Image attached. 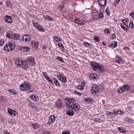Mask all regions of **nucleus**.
Listing matches in <instances>:
<instances>
[{
	"instance_id": "nucleus-1",
	"label": "nucleus",
	"mask_w": 134,
	"mask_h": 134,
	"mask_svg": "<svg viewBox=\"0 0 134 134\" xmlns=\"http://www.w3.org/2000/svg\"><path fill=\"white\" fill-rule=\"evenodd\" d=\"M66 105L68 109L71 108L75 111L79 110L80 108V106L78 104L70 102V100L67 101L66 103Z\"/></svg>"
},
{
	"instance_id": "nucleus-2",
	"label": "nucleus",
	"mask_w": 134,
	"mask_h": 134,
	"mask_svg": "<svg viewBox=\"0 0 134 134\" xmlns=\"http://www.w3.org/2000/svg\"><path fill=\"white\" fill-rule=\"evenodd\" d=\"M15 47V43L11 41L8 42L5 45L4 48V50L5 51H12Z\"/></svg>"
},
{
	"instance_id": "nucleus-3",
	"label": "nucleus",
	"mask_w": 134,
	"mask_h": 134,
	"mask_svg": "<svg viewBox=\"0 0 134 134\" xmlns=\"http://www.w3.org/2000/svg\"><path fill=\"white\" fill-rule=\"evenodd\" d=\"M30 84L28 82H24L21 84V85L20 86V89L24 90H28L30 88Z\"/></svg>"
},
{
	"instance_id": "nucleus-4",
	"label": "nucleus",
	"mask_w": 134,
	"mask_h": 134,
	"mask_svg": "<svg viewBox=\"0 0 134 134\" xmlns=\"http://www.w3.org/2000/svg\"><path fill=\"white\" fill-rule=\"evenodd\" d=\"M19 66H21L22 67L25 69L28 68V65L27 62L25 60H21L19 59Z\"/></svg>"
},
{
	"instance_id": "nucleus-5",
	"label": "nucleus",
	"mask_w": 134,
	"mask_h": 134,
	"mask_svg": "<svg viewBox=\"0 0 134 134\" xmlns=\"http://www.w3.org/2000/svg\"><path fill=\"white\" fill-rule=\"evenodd\" d=\"M57 77L59 80L63 83H65L66 81V76L62 74L58 75Z\"/></svg>"
},
{
	"instance_id": "nucleus-6",
	"label": "nucleus",
	"mask_w": 134,
	"mask_h": 134,
	"mask_svg": "<svg viewBox=\"0 0 134 134\" xmlns=\"http://www.w3.org/2000/svg\"><path fill=\"white\" fill-rule=\"evenodd\" d=\"M27 62H29V64L31 66L33 65L35 63V59L34 58L32 57H29L27 61H26Z\"/></svg>"
},
{
	"instance_id": "nucleus-7",
	"label": "nucleus",
	"mask_w": 134,
	"mask_h": 134,
	"mask_svg": "<svg viewBox=\"0 0 134 134\" xmlns=\"http://www.w3.org/2000/svg\"><path fill=\"white\" fill-rule=\"evenodd\" d=\"M91 66L94 70L98 69L100 65L98 63L94 62H92L91 64Z\"/></svg>"
},
{
	"instance_id": "nucleus-8",
	"label": "nucleus",
	"mask_w": 134,
	"mask_h": 134,
	"mask_svg": "<svg viewBox=\"0 0 134 134\" xmlns=\"http://www.w3.org/2000/svg\"><path fill=\"white\" fill-rule=\"evenodd\" d=\"M34 26L38 30L41 31H43L44 30L43 29L41 26L37 23H33Z\"/></svg>"
},
{
	"instance_id": "nucleus-9",
	"label": "nucleus",
	"mask_w": 134,
	"mask_h": 134,
	"mask_svg": "<svg viewBox=\"0 0 134 134\" xmlns=\"http://www.w3.org/2000/svg\"><path fill=\"white\" fill-rule=\"evenodd\" d=\"M8 111L9 114L12 116H15L17 112L15 110L12 109L10 108H8Z\"/></svg>"
},
{
	"instance_id": "nucleus-10",
	"label": "nucleus",
	"mask_w": 134,
	"mask_h": 134,
	"mask_svg": "<svg viewBox=\"0 0 134 134\" xmlns=\"http://www.w3.org/2000/svg\"><path fill=\"white\" fill-rule=\"evenodd\" d=\"M30 98L35 101H37L38 99V97L35 94H31L30 96Z\"/></svg>"
},
{
	"instance_id": "nucleus-11",
	"label": "nucleus",
	"mask_w": 134,
	"mask_h": 134,
	"mask_svg": "<svg viewBox=\"0 0 134 134\" xmlns=\"http://www.w3.org/2000/svg\"><path fill=\"white\" fill-rule=\"evenodd\" d=\"M55 117L54 115H51L49 118L48 124H50L52 123L53 122L55 121Z\"/></svg>"
},
{
	"instance_id": "nucleus-12",
	"label": "nucleus",
	"mask_w": 134,
	"mask_h": 134,
	"mask_svg": "<svg viewBox=\"0 0 134 134\" xmlns=\"http://www.w3.org/2000/svg\"><path fill=\"white\" fill-rule=\"evenodd\" d=\"M19 49L21 51L24 52L28 51L30 49V48L28 47L25 46H20Z\"/></svg>"
},
{
	"instance_id": "nucleus-13",
	"label": "nucleus",
	"mask_w": 134,
	"mask_h": 134,
	"mask_svg": "<svg viewBox=\"0 0 134 134\" xmlns=\"http://www.w3.org/2000/svg\"><path fill=\"white\" fill-rule=\"evenodd\" d=\"M92 91L93 93H99L98 87L95 85L93 86L92 88Z\"/></svg>"
},
{
	"instance_id": "nucleus-14",
	"label": "nucleus",
	"mask_w": 134,
	"mask_h": 134,
	"mask_svg": "<svg viewBox=\"0 0 134 134\" xmlns=\"http://www.w3.org/2000/svg\"><path fill=\"white\" fill-rule=\"evenodd\" d=\"M12 18L10 16L7 15L5 17V21L9 23H11L12 22Z\"/></svg>"
},
{
	"instance_id": "nucleus-15",
	"label": "nucleus",
	"mask_w": 134,
	"mask_h": 134,
	"mask_svg": "<svg viewBox=\"0 0 134 134\" xmlns=\"http://www.w3.org/2000/svg\"><path fill=\"white\" fill-rule=\"evenodd\" d=\"M22 39L24 41L26 42L30 41V37L29 35H26L23 36Z\"/></svg>"
},
{
	"instance_id": "nucleus-16",
	"label": "nucleus",
	"mask_w": 134,
	"mask_h": 134,
	"mask_svg": "<svg viewBox=\"0 0 134 134\" xmlns=\"http://www.w3.org/2000/svg\"><path fill=\"white\" fill-rule=\"evenodd\" d=\"M126 85H124L122 88H118V91L119 93H122L126 91Z\"/></svg>"
},
{
	"instance_id": "nucleus-17",
	"label": "nucleus",
	"mask_w": 134,
	"mask_h": 134,
	"mask_svg": "<svg viewBox=\"0 0 134 134\" xmlns=\"http://www.w3.org/2000/svg\"><path fill=\"white\" fill-rule=\"evenodd\" d=\"M42 74L43 75L44 77L50 83L52 82V80L47 75L45 72H43L42 73Z\"/></svg>"
},
{
	"instance_id": "nucleus-18",
	"label": "nucleus",
	"mask_w": 134,
	"mask_h": 134,
	"mask_svg": "<svg viewBox=\"0 0 134 134\" xmlns=\"http://www.w3.org/2000/svg\"><path fill=\"white\" fill-rule=\"evenodd\" d=\"M98 2L99 4L102 7L104 6L106 3V0H99Z\"/></svg>"
},
{
	"instance_id": "nucleus-19",
	"label": "nucleus",
	"mask_w": 134,
	"mask_h": 134,
	"mask_svg": "<svg viewBox=\"0 0 134 134\" xmlns=\"http://www.w3.org/2000/svg\"><path fill=\"white\" fill-rule=\"evenodd\" d=\"M31 45L34 48L37 47L38 45V42L37 41H33L31 42Z\"/></svg>"
},
{
	"instance_id": "nucleus-20",
	"label": "nucleus",
	"mask_w": 134,
	"mask_h": 134,
	"mask_svg": "<svg viewBox=\"0 0 134 134\" xmlns=\"http://www.w3.org/2000/svg\"><path fill=\"white\" fill-rule=\"evenodd\" d=\"M13 34L11 31L7 32L6 34V36L9 38H12Z\"/></svg>"
},
{
	"instance_id": "nucleus-21",
	"label": "nucleus",
	"mask_w": 134,
	"mask_h": 134,
	"mask_svg": "<svg viewBox=\"0 0 134 134\" xmlns=\"http://www.w3.org/2000/svg\"><path fill=\"white\" fill-rule=\"evenodd\" d=\"M12 38H13L14 40H19V35L17 34L14 33L13 34Z\"/></svg>"
},
{
	"instance_id": "nucleus-22",
	"label": "nucleus",
	"mask_w": 134,
	"mask_h": 134,
	"mask_svg": "<svg viewBox=\"0 0 134 134\" xmlns=\"http://www.w3.org/2000/svg\"><path fill=\"white\" fill-rule=\"evenodd\" d=\"M66 114L69 116H72L74 114V113L72 110H67L66 111Z\"/></svg>"
},
{
	"instance_id": "nucleus-23",
	"label": "nucleus",
	"mask_w": 134,
	"mask_h": 134,
	"mask_svg": "<svg viewBox=\"0 0 134 134\" xmlns=\"http://www.w3.org/2000/svg\"><path fill=\"white\" fill-rule=\"evenodd\" d=\"M55 105L57 107H59L62 105L61 101L58 99L55 102Z\"/></svg>"
},
{
	"instance_id": "nucleus-24",
	"label": "nucleus",
	"mask_w": 134,
	"mask_h": 134,
	"mask_svg": "<svg viewBox=\"0 0 134 134\" xmlns=\"http://www.w3.org/2000/svg\"><path fill=\"white\" fill-rule=\"evenodd\" d=\"M31 125L34 129H36L40 127V125L36 123H32L31 124Z\"/></svg>"
},
{
	"instance_id": "nucleus-25",
	"label": "nucleus",
	"mask_w": 134,
	"mask_h": 134,
	"mask_svg": "<svg viewBox=\"0 0 134 134\" xmlns=\"http://www.w3.org/2000/svg\"><path fill=\"white\" fill-rule=\"evenodd\" d=\"M53 82L55 85L58 86L59 85V83L57 80L55 78H54Z\"/></svg>"
},
{
	"instance_id": "nucleus-26",
	"label": "nucleus",
	"mask_w": 134,
	"mask_h": 134,
	"mask_svg": "<svg viewBox=\"0 0 134 134\" xmlns=\"http://www.w3.org/2000/svg\"><path fill=\"white\" fill-rule=\"evenodd\" d=\"M54 38L55 40L57 42L61 41V39L59 36H54Z\"/></svg>"
},
{
	"instance_id": "nucleus-27",
	"label": "nucleus",
	"mask_w": 134,
	"mask_h": 134,
	"mask_svg": "<svg viewBox=\"0 0 134 134\" xmlns=\"http://www.w3.org/2000/svg\"><path fill=\"white\" fill-rule=\"evenodd\" d=\"M120 0H116L114 1V3H113V4L114 6H117L119 4Z\"/></svg>"
},
{
	"instance_id": "nucleus-28",
	"label": "nucleus",
	"mask_w": 134,
	"mask_h": 134,
	"mask_svg": "<svg viewBox=\"0 0 134 134\" xmlns=\"http://www.w3.org/2000/svg\"><path fill=\"white\" fill-rule=\"evenodd\" d=\"M43 18L45 19H47L48 20H51V17L48 15H46V16H43Z\"/></svg>"
},
{
	"instance_id": "nucleus-29",
	"label": "nucleus",
	"mask_w": 134,
	"mask_h": 134,
	"mask_svg": "<svg viewBox=\"0 0 134 134\" xmlns=\"http://www.w3.org/2000/svg\"><path fill=\"white\" fill-rule=\"evenodd\" d=\"M84 45L85 47H87L90 46L91 45V44L90 43L86 42H84Z\"/></svg>"
},
{
	"instance_id": "nucleus-30",
	"label": "nucleus",
	"mask_w": 134,
	"mask_h": 134,
	"mask_svg": "<svg viewBox=\"0 0 134 134\" xmlns=\"http://www.w3.org/2000/svg\"><path fill=\"white\" fill-rule=\"evenodd\" d=\"M29 106L32 109H34L36 108V107L35 106V105L32 103H30L29 104Z\"/></svg>"
},
{
	"instance_id": "nucleus-31",
	"label": "nucleus",
	"mask_w": 134,
	"mask_h": 134,
	"mask_svg": "<svg viewBox=\"0 0 134 134\" xmlns=\"http://www.w3.org/2000/svg\"><path fill=\"white\" fill-rule=\"evenodd\" d=\"M93 120L96 122H100L102 121V120L97 118H94L93 119Z\"/></svg>"
},
{
	"instance_id": "nucleus-32",
	"label": "nucleus",
	"mask_w": 134,
	"mask_h": 134,
	"mask_svg": "<svg viewBox=\"0 0 134 134\" xmlns=\"http://www.w3.org/2000/svg\"><path fill=\"white\" fill-rule=\"evenodd\" d=\"M7 100L5 97L3 96H0V100L5 101Z\"/></svg>"
},
{
	"instance_id": "nucleus-33",
	"label": "nucleus",
	"mask_w": 134,
	"mask_h": 134,
	"mask_svg": "<svg viewBox=\"0 0 134 134\" xmlns=\"http://www.w3.org/2000/svg\"><path fill=\"white\" fill-rule=\"evenodd\" d=\"M77 88L79 89L83 90L84 89L83 87L81 85H78L77 86Z\"/></svg>"
},
{
	"instance_id": "nucleus-34",
	"label": "nucleus",
	"mask_w": 134,
	"mask_h": 134,
	"mask_svg": "<svg viewBox=\"0 0 134 134\" xmlns=\"http://www.w3.org/2000/svg\"><path fill=\"white\" fill-rule=\"evenodd\" d=\"M126 25V23H124L123 24H122L121 25V27L122 29H123L124 30H126V27L125 26Z\"/></svg>"
},
{
	"instance_id": "nucleus-35",
	"label": "nucleus",
	"mask_w": 134,
	"mask_h": 134,
	"mask_svg": "<svg viewBox=\"0 0 134 134\" xmlns=\"http://www.w3.org/2000/svg\"><path fill=\"white\" fill-rule=\"evenodd\" d=\"M109 8L108 7H107V8L106 10V12L107 14L108 15H109L110 14V11L109 10Z\"/></svg>"
},
{
	"instance_id": "nucleus-36",
	"label": "nucleus",
	"mask_w": 134,
	"mask_h": 134,
	"mask_svg": "<svg viewBox=\"0 0 134 134\" xmlns=\"http://www.w3.org/2000/svg\"><path fill=\"white\" fill-rule=\"evenodd\" d=\"M97 75L96 74H92L90 76L92 79H95L96 78V76Z\"/></svg>"
},
{
	"instance_id": "nucleus-37",
	"label": "nucleus",
	"mask_w": 134,
	"mask_h": 134,
	"mask_svg": "<svg viewBox=\"0 0 134 134\" xmlns=\"http://www.w3.org/2000/svg\"><path fill=\"white\" fill-rule=\"evenodd\" d=\"M56 59H57L59 60L61 62L63 63L64 62V60L63 59L60 57H58L56 58Z\"/></svg>"
},
{
	"instance_id": "nucleus-38",
	"label": "nucleus",
	"mask_w": 134,
	"mask_h": 134,
	"mask_svg": "<svg viewBox=\"0 0 134 134\" xmlns=\"http://www.w3.org/2000/svg\"><path fill=\"white\" fill-rule=\"evenodd\" d=\"M131 120L130 119H129L128 118H126V124H129L131 123Z\"/></svg>"
},
{
	"instance_id": "nucleus-39",
	"label": "nucleus",
	"mask_w": 134,
	"mask_h": 134,
	"mask_svg": "<svg viewBox=\"0 0 134 134\" xmlns=\"http://www.w3.org/2000/svg\"><path fill=\"white\" fill-rule=\"evenodd\" d=\"M62 134H70V133L68 131L65 130L63 132Z\"/></svg>"
},
{
	"instance_id": "nucleus-40",
	"label": "nucleus",
	"mask_w": 134,
	"mask_h": 134,
	"mask_svg": "<svg viewBox=\"0 0 134 134\" xmlns=\"http://www.w3.org/2000/svg\"><path fill=\"white\" fill-rule=\"evenodd\" d=\"M111 30H109L108 29H106L105 30L104 32H105V33H107V34H109L111 32Z\"/></svg>"
},
{
	"instance_id": "nucleus-41",
	"label": "nucleus",
	"mask_w": 134,
	"mask_h": 134,
	"mask_svg": "<svg viewBox=\"0 0 134 134\" xmlns=\"http://www.w3.org/2000/svg\"><path fill=\"white\" fill-rule=\"evenodd\" d=\"M4 41L3 40H0V46H2L4 44Z\"/></svg>"
},
{
	"instance_id": "nucleus-42",
	"label": "nucleus",
	"mask_w": 134,
	"mask_h": 134,
	"mask_svg": "<svg viewBox=\"0 0 134 134\" xmlns=\"http://www.w3.org/2000/svg\"><path fill=\"white\" fill-rule=\"evenodd\" d=\"M15 65H16V66H19V60H16L15 62Z\"/></svg>"
},
{
	"instance_id": "nucleus-43",
	"label": "nucleus",
	"mask_w": 134,
	"mask_h": 134,
	"mask_svg": "<svg viewBox=\"0 0 134 134\" xmlns=\"http://www.w3.org/2000/svg\"><path fill=\"white\" fill-rule=\"evenodd\" d=\"M9 92L11 94H15V91H14L12 90H9Z\"/></svg>"
},
{
	"instance_id": "nucleus-44",
	"label": "nucleus",
	"mask_w": 134,
	"mask_h": 134,
	"mask_svg": "<svg viewBox=\"0 0 134 134\" xmlns=\"http://www.w3.org/2000/svg\"><path fill=\"white\" fill-rule=\"evenodd\" d=\"M98 69H100V71H104V68L101 65H100Z\"/></svg>"
},
{
	"instance_id": "nucleus-45",
	"label": "nucleus",
	"mask_w": 134,
	"mask_h": 134,
	"mask_svg": "<svg viewBox=\"0 0 134 134\" xmlns=\"http://www.w3.org/2000/svg\"><path fill=\"white\" fill-rule=\"evenodd\" d=\"M85 100L88 102H90L92 101V99L90 98H87L85 99Z\"/></svg>"
},
{
	"instance_id": "nucleus-46",
	"label": "nucleus",
	"mask_w": 134,
	"mask_h": 134,
	"mask_svg": "<svg viewBox=\"0 0 134 134\" xmlns=\"http://www.w3.org/2000/svg\"><path fill=\"white\" fill-rule=\"evenodd\" d=\"M131 89V88L128 85H126V91H127V92L129 91Z\"/></svg>"
},
{
	"instance_id": "nucleus-47",
	"label": "nucleus",
	"mask_w": 134,
	"mask_h": 134,
	"mask_svg": "<svg viewBox=\"0 0 134 134\" xmlns=\"http://www.w3.org/2000/svg\"><path fill=\"white\" fill-rule=\"evenodd\" d=\"M7 6L10 8L11 6V4L9 2H7L6 3Z\"/></svg>"
},
{
	"instance_id": "nucleus-48",
	"label": "nucleus",
	"mask_w": 134,
	"mask_h": 134,
	"mask_svg": "<svg viewBox=\"0 0 134 134\" xmlns=\"http://www.w3.org/2000/svg\"><path fill=\"white\" fill-rule=\"evenodd\" d=\"M122 60L120 58L119 60H117V62L119 63L120 64L122 63Z\"/></svg>"
},
{
	"instance_id": "nucleus-49",
	"label": "nucleus",
	"mask_w": 134,
	"mask_h": 134,
	"mask_svg": "<svg viewBox=\"0 0 134 134\" xmlns=\"http://www.w3.org/2000/svg\"><path fill=\"white\" fill-rule=\"evenodd\" d=\"M79 22V24L82 25L84 23V21L83 20H81L80 19Z\"/></svg>"
},
{
	"instance_id": "nucleus-50",
	"label": "nucleus",
	"mask_w": 134,
	"mask_h": 134,
	"mask_svg": "<svg viewBox=\"0 0 134 134\" xmlns=\"http://www.w3.org/2000/svg\"><path fill=\"white\" fill-rule=\"evenodd\" d=\"M70 100V102L73 103V102L75 101V99L73 98H71V99H69L68 100V101Z\"/></svg>"
},
{
	"instance_id": "nucleus-51",
	"label": "nucleus",
	"mask_w": 134,
	"mask_h": 134,
	"mask_svg": "<svg viewBox=\"0 0 134 134\" xmlns=\"http://www.w3.org/2000/svg\"><path fill=\"white\" fill-rule=\"evenodd\" d=\"M63 5H60L58 6V8L60 10L62 9L63 7Z\"/></svg>"
},
{
	"instance_id": "nucleus-52",
	"label": "nucleus",
	"mask_w": 134,
	"mask_h": 134,
	"mask_svg": "<svg viewBox=\"0 0 134 134\" xmlns=\"http://www.w3.org/2000/svg\"><path fill=\"white\" fill-rule=\"evenodd\" d=\"M129 26L131 28H133V24L132 23H130Z\"/></svg>"
},
{
	"instance_id": "nucleus-53",
	"label": "nucleus",
	"mask_w": 134,
	"mask_h": 134,
	"mask_svg": "<svg viewBox=\"0 0 134 134\" xmlns=\"http://www.w3.org/2000/svg\"><path fill=\"white\" fill-rule=\"evenodd\" d=\"M119 130L121 132H122L123 133L125 132V131L123 129H122L120 127L119 128Z\"/></svg>"
},
{
	"instance_id": "nucleus-54",
	"label": "nucleus",
	"mask_w": 134,
	"mask_h": 134,
	"mask_svg": "<svg viewBox=\"0 0 134 134\" xmlns=\"http://www.w3.org/2000/svg\"><path fill=\"white\" fill-rule=\"evenodd\" d=\"M107 115L109 116H112V115H114V113L112 112H109L108 114H107Z\"/></svg>"
},
{
	"instance_id": "nucleus-55",
	"label": "nucleus",
	"mask_w": 134,
	"mask_h": 134,
	"mask_svg": "<svg viewBox=\"0 0 134 134\" xmlns=\"http://www.w3.org/2000/svg\"><path fill=\"white\" fill-rule=\"evenodd\" d=\"M94 40L96 41H97L99 40V38L97 36H95L94 37Z\"/></svg>"
},
{
	"instance_id": "nucleus-56",
	"label": "nucleus",
	"mask_w": 134,
	"mask_h": 134,
	"mask_svg": "<svg viewBox=\"0 0 134 134\" xmlns=\"http://www.w3.org/2000/svg\"><path fill=\"white\" fill-rule=\"evenodd\" d=\"M103 14H102V13L100 14L99 15V18L100 19H102L103 18Z\"/></svg>"
},
{
	"instance_id": "nucleus-57",
	"label": "nucleus",
	"mask_w": 134,
	"mask_h": 134,
	"mask_svg": "<svg viewBox=\"0 0 134 134\" xmlns=\"http://www.w3.org/2000/svg\"><path fill=\"white\" fill-rule=\"evenodd\" d=\"M80 19H76L75 20V21L76 23L79 24V21Z\"/></svg>"
},
{
	"instance_id": "nucleus-58",
	"label": "nucleus",
	"mask_w": 134,
	"mask_h": 134,
	"mask_svg": "<svg viewBox=\"0 0 134 134\" xmlns=\"http://www.w3.org/2000/svg\"><path fill=\"white\" fill-rule=\"evenodd\" d=\"M114 45V48L116 47L118 45L117 43L116 42H115L113 44Z\"/></svg>"
},
{
	"instance_id": "nucleus-59",
	"label": "nucleus",
	"mask_w": 134,
	"mask_h": 134,
	"mask_svg": "<svg viewBox=\"0 0 134 134\" xmlns=\"http://www.w3.org/2000/svg\"><path fill=\"white\" fill-rule=\"evenodd\" d=\"M112 37L111 38L112 39L115 38L116 37V35L115 34H113L112 35Z\"/></svg>"
},
{
	"instance_id": "nucleus-60",
	"label": "nucleus",
	"mask_w": 134,
	"mask_h": 134,
	"mask_svg": "<svg viewBox=\"0 0 134 134\" xmlns=\"http://www.w3.org/2000/svg\"><path fill=\"white\" fill-rule=\"evenodd\" d=\"M58 46L61 47H63L62 44L61 43H59L58 44Z\"/></svg>"
},
{
	"instance_id": "nucleus-61",
	"label": "nucleus",
	"mask_w": 134,
	"mask_h": 134,
	"mask_svg": "<svg viewBox=\"0 0 134 134\" xmlns=\"http://www.w3.org/2000/svg\"><path fill=\"white\" fill-rule=\"evenodd\" d=\"M85 82H82L81 83V85L83 87V86L85 85Z\"/></svg>"
},
{
	"instance_id": "nucleus-62",
	"label": "nucleus",
	"mask_w": 134,
	"mask_h": 134,
	"mask_svg": "<svg viewBox=\"0 0 134 134\" xmlns=\"http://www.w3.org/2000/svg\"><path fill=\"white\" fill-rule=\"evenodd\" d=\"M130 16H131L132 17L134 16V13H131L130 14Z\"/></svg>"
},
{
	"instance_id": "nucleus-63",
	"label": "nucleus",
	"mask_w": 134,
	"mask_h": 134,
	"mask_svg": "<svg viewBox=\"0 0 134 134\" xmlns=\"http://www.w3.org/2000/svg\"><path fill=\"white\" fill-rule=\"evenodd\" d=\"M43 133V134H49V132H48V131H44Z\"/></svg>"
},
{
	"instance_id": "nucleus-64",
	"label": "nucleus",
	"mask_w": 134,
	"mask_h": 134,
	"mask_svg": "<svg viewBox=\"0 0 134 134\" xmlns=\"http://www.w3.org/2000/svg\"><path fill=\"white\" fill-rule=\"evenodd\" d=\"M75 93L76 94H77L78 95H81L80 93L79 92H76Z\"/></svg>"
}]
</instances>
